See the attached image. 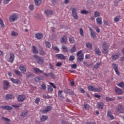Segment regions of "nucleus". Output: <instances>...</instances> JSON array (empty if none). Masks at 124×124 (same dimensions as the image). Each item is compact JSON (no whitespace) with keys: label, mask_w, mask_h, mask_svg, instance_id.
Listing matches in <instances>:
<instances>
[{"label":"nucleus","mask_w":124,"mask_h":124,"mask_svg":"<svg viewBox=\"0 0 124 124\" xmlns=\"http://www.w3.org/2000/svg\"><path fill=\"white\" fill-rule=\"evenodd\" d=\"M82 53H83V51L82 50H79L77 53V56L78 57L77 61L78 62L84 61V54H82Z\"/></svg>","instance_id":"nucleus-1"},{"label":"nucleus","mask_w":124,"mask_h":124,"mask_svg":"<svg viewBox=\"0 0 124 124\" xmlns=\"http://www.w3.org/2000/svg\"><path fill=\"white\" fill-rule=\"evenodd\" d=\"M72 11V15L75 20H78L79 19V16L78 14H77V9L75 8H73L70 9Z\"/></svg>","instance_id":"nucleus-2"},{"label":"nucleus","mask_w":124,"mask_h":124,"mask_svg":"<svg viewBox=\"0 0 124 124\" xmlns=\"http://www.w3.org/2000/svg\"><path fill=\"white\" fill-rule=\"evenodd\" d=\"M33 58L39 64H43L44 63V60L39 56L35 55L33 56Z\"/></svg>","instance_id":"nucleus-3"},{"label":"nucleus","mask_w":124,"mask_h":124,"mask_svg":"<svg viewBox=\"0 0 124 124\" xmlns=\"http://www.w3.org/2000/svg\"><path fill=\"white\" fill-rule=\"evenodd\" d=\"M115 111L118 114L124 113V107L122 105H119L115 109Z\"/></svg>","instance_id":"nucleus-4"},{"label":"nucleus","mask_w":124,"mask_h":124,"mask_svg":"<svg viewBox=\"0 0 124 124\" xmlns=\"http://www.w3.org/2000/svg\"><path fill=\"white\" fill-rule=\"evenodd\" d=\"M18 20V16L16 14L11 15L9 18V21L11 22H15Z\"/></svg>","instance_id":"nucleus-5"},{"label":"nucleus","mask_w":124,"mask_h":124,"mask_svg":"<svg viewBox=\"0 0 124 124\" xmlns=\"http://www.w3.org/2000/svg\"><path fill=\"white\" fill-rule=\"evenodd\" d=\"M88 89L89 91H90L91 92H100L102 90L101 87H98L97 88H94L93 86H89L88 87Z\"/></svg>","instance_id":"nucleus-6"},{"label":"nucleus","mask_w":124,"mask_h":124,"mask_svg":"<svg viewBox=\"0 0 124 124\" xmlns=\"http://www.w3.org/2000/svg\"><path fill=\"white\" fill-rule=\"evenodd\" d=\"M3 89L4 90V91L8 90V89H9L10 87V84H9V82L6 80L3 81Z\"/></svg>","instance_id":"nucleus-7"},{"label":"nucleus","mask_w":124,"mask_h":124,"mask_svg":"<svg viewBox=\"0 0 124 124\" xmlns=\"http://www.w3.org/2000/svg\"><path fill=\"white\" fill-rule=\"evenodd\" d=\"M15 59V55H14V53H13V52H11L10 53V57L9 58L8 62H11V63H13V62H14Z\"/></svg>","instance_id":"nucleus-8"},{"label":"nucleus","mask_w":124,"mask_h":124,"mask_svg":"<svg viewBox=\"0 0 124 124\" xmlns=\"http://www.w3.org/2000/svg\"><path fill=\"white\" fill-rule=\"evenodd\" d=\"M109 48V46H108L107 45H106V43H104L103 44V53H104V54H107L108 53V48Z\"/></svg>","instance_id":"nucleus-9"},{"label":"nucleus","mask_w":124,"mask_h":124,"mask_svg":"<svg viewBox=\"0 0 124 124\" xmlns=\"http://www.w3.org/2000/svg\"><path fill=\"white\" fill-rule=\"evenodd\" d=\"M56 58L58 60H63V61L66 60V57L62 54H58L55 55Z\"/></svg>","instance_id":"nucleus-10"},{"label":"nucleus","mask_w":124,"mask_h":124,"mask_svg":"<svg viewBox=\"0 0 124 124\" xmlns=\"http://www.w3.org/2000/svg\"><path fill=\"white\" fill-rule=\"evenodd\" d=\"M112 68L114 69V71L117 74V75H120V72H119V69H118V65L115 63L112 64Z\"/></svg>","instance_id":"nucleus-11"},{"label":"nucleus","mask_w":124,"mask_h":124,"mask_svg":"<svg viewBox=\"0 0 124 124\" xmlns=\"http://www.w3.org/2000/svg\"><path fill=\"white\" fill-rule=\"evenodd\" d=\"M60 42L62 44H66V43H67V37L65 35H63L62 37Z\"/></svg>","instance_id":"nucleus-12"},{"label":"nucleus","mask_w":124,"mask_h":124,"mask_svg":"<svg viewBox=\"0 0 124 124\" xmlns=\"http://www.w3.org/2000/svg\"><path fill=\"white\" fill-rule=\"evenodd\" d=\"M35 38H37L38 40H40V39H42L44 37V35L42 34V33H37L35 34Z\"/></svg>","instance_id":"nucleus-13"},{"label":"nucleus","mask_w":124,"mask_h":124,"mask_svg":"<svg viewBox=\"0 0 124 124\" xmlns=\"http://www.w3.org/2000/svg\"><path fill=\"white\" fill-rule=\"evenodd\" d=\"M26 99V96L24 95H19L17 97V100L19 102H22Z\"/></svg>","instance_id":"nucleus-14"},{"label":"nucleus","mask_w":124,"mask_h":124,"mask_svg":"<svg viewBox=\"0 0 124 124\" xmlns=\"http://www.w3.org/2000/svg\"><path fill=\"white\" fill-rule=\"evenodd\" d=\"M115 91L116 93H117V94H119V95L121 94H123V93H124V91H123L122 89H121L120 88H119L117 87H115Z\"/></svg>","instance_id":"nucleus-15"},{"label":"nucleus","mask_w":124,"mask_h":124,"mask_svg":"<svg viewBox=\"0 0 124 124\" xmlns=\"http://www.w3.org/2000/svg\"><path fill=\"white\" fill-rule=\"evenodd\" d=\"M29 114V111L28 110H24L22 111L20 113V116L22 118H26L28 116Z\"/></svg>","instance_id":"nucleus-16"},{"label":"nucleus","mask_w":124,"mask_h":124,"mask_svg":"<svg viewBox=\"0 0 124 124\" xmlns=\"http://www.w3.org/2000/svg\"><path fill=\"white\" fill-rule=\"evenodd\" d=\"M89 31H91V36L92 38H95L96 35H95V32L93 31V30L91 27H89Z\"/></svg>","instance_id":"nucleus-17"},{"label":"nucleus","mask_w":124,"mask_h":124,"mask_svg":"<svg viewBox=\"0 0 124 124\" xmlns=\"http://www.w3.org/2000/svg\"><path fill=\"white\" fill-rule=\"evenodd\" d=\"M0 108H1V109H4V110H7L8 111L12 109V108L9 106H1L0 107Z\"/></svg>","instance_id":"nucleus-18"},{"label":"nucleus","mask_w":124,"mask_h":124,"mask_svg":"<svg viewBox=\"0 0 124 124\" xmlns=\"http://www.w3.org/2000/svg\"><path fill=\"white\" fill-rule=\"evenodd\" d=\"M19 68L22 72H26L27 71V67L24 65H20Z\"/></svg>","instance_id":"nucleus-19"},{"label":"nucleus","mask_w":124,"mask_h":124,"mask_svg":"<svg viewBox=\"0 0 124 124\" xmlns=\"http://www.w3.org/2000/svg\"><path fill=\"white\" fill-rule=\"evenodd\" d=\"M94 52L98 56H101V51H100V49H99V48L97 47H95Z\"/></svg>","instance_id":"nucleus-20"},{"label":"nucleus","mask_w":124,"mask_h":124,"mask_svg":"<svg viewBox=\"0 0 124 124\" xmlns=\"http://www.w3.org/2000/svg\"><path fill=\"white\" fill-rule=\"evenodd\" d=\"M64 93H67V94H70L71 95H72L74 94L73 92L70 90V89H64Z\"/></svg>","instance_id":"nucleus-21"},{"label":"nucleus","mask_w":124,"mask_h":124,"mask_svg":"<svg viewBox=\"0 0 124 124\" xmlns=\"http://www.w3.org/2000/svg\"><path fill=\"white\" fill-rule=\"evenodd\" d=\"M33 71L36 74H40V73H43V71L39 69V68H33Z\"/></svg>","instance_id":"nucleus-22"},{"label":"nucleus","mask_w":124,"mask_h":124,"mask_svg":"<svg viewBox=\"0 0 124 124\" xmlns=\"http://www.w3.org/2000/svg\"><path fill=\"white\" fill-rule=\"evenodd\" d=\"M10 79L12 82V83H14V84H19V83H20V80L18 79H15L12 78H10Z\"/></svg>","instance_id":"nucleus-23"},{"label":"nucleus","mask_w":124,"mask_h":124,"mask_svg":"<svg viewBox=\"0 0 124 124\" xmlns=\"http://www.w3.org/2000/svg\"><path fill=\"white\" fill-rule=\"evenodd\" d=\"M96 21L98 25H102V17H97L96 19Z\"/></svg>","instance_id":"nucleus-24"},{"label":"nucleus","mask_w":124,"mask_h":124,"mask_svg":"<svg viewBox=\"0 0 124 124\" xmlns=\"http://www.w3.org/2000/svg\"><path fill=\"white\" fill-rule=\"evenodd\" d=\"M61 49L64 53H67L68 52V48L64 45L62 46Z\"/></svg>","instance_id":"nucleus-25"},{"label":"nucleus","mask_w":124,"mask_h":124,"mask_svg":"<svg viewBox=\"0 0 124 124\" xmlns=\"http://www.w3.org/2000/svg\"><path fill=\"white\" fill-rule=\"evenodd\" d=\"M62 93L63 91H59L58 92V97H59L60 98H62V99H63V98H64V96H63V95H62Z\"/></svg>","instance_id":"nucleus-26"},{"label":"nucleus","mask_w":124,"mask_h":124,"mask_svg":"<svg viewBox=\"0 0 124 124\" xmlns=\"http://www.w3.org/2000/svg\"><path fill=\"white\" fill-rule=\"evenodd\" d=\"M103 106H104V104L102 102H100L97 104L96 107L99 109H103Z\"/></svg>","instance_id":"nucleus-27"},{"label":"nucleus","mask_w":124,"mask_h":124,"mask_svg":"<svg viewBox=\"0 0 124 124\" xmlns=\"http://www.w3.org/2000/svg\"><path fill=\"white\" fill-rule=\"evenodd\" d=\"M51 110V107L50 106H47L46 107L44 110H43V113L44 114H46V113H47V112H49Z\"/></svg>","instance_id":"nucleus-28"},{"label":"nucleus","mask_w":124,"mask_h":124,"mask_svg":"<svg viewBox=\"0 0 124 124\" xmlns=\"http://www.w3.org/2000/svg\"><path fill=\"white\" fill-rule=\"evenodd\" d=\"M107 116L109 117L111 120H114V116L112 115V112L111 111L108 110L107 113Z\"/></svg>","instance_id":"nucleus-29"},{"label":"nucleus","mask_w":124,"mask_h":124,"mask_svg":"<svg viewBox=\"0 0 124 124\" xmlns=\"http://www.w3.org/2000/svg\"><path fill=\"white\" fill-rule=\"evenodd\" d=\"M45 14L47 15V16H50L51 15H53V12L51 10H46L45 11Z\"/></svg>","instance_id":"nucleus-30"},{"label":"nucleus","mask_w":124,"mask_h":124,"mask_svg":"<svg viewBox=\"0 0 124 124\" xmlns=\"http://www.w3.org/2000/svg\"><path fill=\"white\" fill-rule=\"evenodd\" d=\"M32 51L34 54H38V50L34 46H32Z\"/></svg>","instance_id":"nucleus-31"},{"label":"nucleus","mask_w":124,"mask_h":124,"mask_svg":"<svg viewBox=\"0 0 124 124\" xmlns=\"http://www.w3.org/2000/svg\"><path fill=\"white\" fill-rule=\"evenodd\" d=\"M47 119H48V116L46 115H43L40 118V122H45Z\"/></svg>","instance_id":"nucleus-32"},{"label":"nucleus","mask_w":124,"mask_h":124,"mask_svg":"<svg viewBox=\"0 0 124 124\" xmlns=\"http://www.w3.org/2000/svg\"><path fill=\"white\" fill-rule=\"evenodd\" d=\"M34 1L35 5H37V6H39V5H40V4H41V0H34Z\"/></svg>","instance_id":"nucleus-33"},{"label":"nucleus","mask_w":124,"mask_h":124,"mask_svg":"<svg viewBox=\"0 0 124 124\" xmlns=\"http://www.w3.org/2000/svg\"><path fill=\"white\" fill-rule=\"evenodd\" d=\"M121 56V53H118V55H113L112 56V59L113 60H117L119 57H120Z\"/></svg>","instance_id":"nucleus-34"},{"label":"nucleus","mask_w":124,"mask_h":124,"mask_svg":"<svg viewBox=\"0 0 124 124\" xmlns=\"http://www.w3.org/2000/svg\"><path fill=\"white\" fill-rule=\"evenodd\" d=\"M45 44L46 48L50 49L51 48V43H49L48 41H46Z\"/></svg>","instance_id":"nucleus-35"},{"label":"nucleus","mask_w":124,"mask_h":124,"mask_svg":"<svg viewBox=\"0 0 124 124\" xmlns=\"http://www.w3.org/2000/svg\"><path fill=\"white\" fill-rule=\"evenodd\" d=\"M86 46L87 48H88V49H90L91 50H92V49H93V46L92 45V44L90 43H86Z\"/></svg>","instance_id":"nucleus-36"},{"label":"nucleus","mask_w":124,"mask_h":124,"mask_svg":"<svg viewBox=\"0 0 124 124\" xmlns=\"http://www.w3.org/2000/svg\"><path fill=\"white\" fill-rule=\"evenodd\" d=\"M6 98L7 99H12V98H13V95L11 94H7L6 95Z\"/></svg>","instance_id":"nucleus-37"},{"label":"nucleus","mask_w":124,"mask_h":124,"mask_svg":"<svg viewBox=\"0 0 124 124\" xmlns=\"http://www.w3.org/2000/svg\"><path fill=\"white\" fill-rule=\"evenodd\" d=\"M14 72L15 74L16 75H18V76H22V73H21V72H20L19 70H15Z\"/></svg>","instance_id":"nucleus-38"},{"label":"nucleus","mask_w":124,"mask_h":124,"mask_svg":"<svg viewBox=\"0 0 124 124\" xmlns=\"http://www.w3.org/2000/svg\"><path fill=\"white\" fill-rule=\"evenodd\" d=\"M71 53H74V52H76V46L75 45H74L72 48L70 50Z\"/></svg>","instance_id":"nucleus-39"},{"label":"nucleus","mask_w":124,"mask_h":124,"mask_svg":"<svg viewBox=\"0 0 124 124\" xmlns=\"http://www.w3.org/2000/svg\"><path fill=\"white\" fill-rule=\"evenodd\" d=\"M117 86H118L120 88H122V89H123V90H124V82H121L117 85Z\"/></svg>","instance_id":"nucleus-40"},{"label":"nucleus","mask_w":124,"mask_h":124,"mask_svg":"<svg viewBox=\"0 0 124 124\" xmlns=\"http://www.w3.org/2000/svg\"><path fill=\"white\" fill-rule=\"evenodd\" d=\"M121 18V16H116L114 18V21L115 22V23H117V22H119V21H120Z\"/></svg>","instance_id":"nucleus-41"},{"label":"nucleus","mask_w":124,"mask_h":124,"mask_svg":"<svg viewBox=\"0 0 124 124\" xmlns=\"http://www.w3.org/2000/svg\"><path fill=\"white\" fill-rule=\"evenodd\" d=\"M81 14H89V11L86 10H82L80 11Z\"/></svg>","instance_id":"nucleus-42"},{"label":"nucleus","mask_w":124,"mask_h":124,"mask_svg":"<svg viewBox=\"0 0 124 124\" xmlns=\"http://www.w3.org/2000/svg\"><path fill=\"white\" fill-rule=\"evenodd\" d=\"M69 41L70 43H74L75 42V41L74 40V38L73 37H70L69 38Z\"/></svg>","instance_id":"nucleus-43"},{"label":"nucleus","mask_w":124,"mask_h":124,"mask_svg":"<svg viewBox=\"0 0 124 124\" xmlns=\"http://www.w3.org/2000/svg\"><path fill=\"white\" fill-rule=\"evenodd\" d=\"M18 33L15 32V31H12L11 32V35L12 36H17V35H18Z\"/></svg>","instance_id":"nucleus-44"},{"label":"nucleus","mask_w":124,"mask_h":124,"mask_svg":"<svg viewBox=\"0 0 124 124\" xmlns=\"http://www.w3.org/2000/svg\"><path fill=\"white\" fill-rule=\"evenodd\" d=\"M94 17H99V16H100V13L98 11L94 12Z\"/></svg>","instance_id":"nucleus-45"},{"label":"nucleus","mask_w":124,"mask_h":124,"mask_svg":"<svg viewBox=\"0 0 124 124\" xmlns=\"http://www.w3.org/2000/svg\"><path fill=\"white\" fill-rule=\"evenodd\" d=\"M46 54V52H44L43 49H42L40 50V55H41L42 56H45Z\"/></svg>","instance_id":"nucleus-46"},{"label":"nucleus","mask_w":124,"mask_h":124,"mask_svg":"<svg viewBox=\"0 0 124 124\" xmlns=\"http://www.w3.org/2000/svg\"><path fill=\"white\" fill-rule=\"evenodd\" d=\"M79 34L81 36L84 37V31L83 30V29L79 28Z\"/></svg>","instance_id":"nucleus-47"},{"label":"nucleus","mask_w":124,"mask_h":124,"mask_svg":"<svg viewBox=\"0 0 124 124\" xmlns=\"http://www.w3.org/2000/svg\"><path fill=\"white\" fill-rule=\"evenodd\" d=\"M48 75H50V77L51 78H53V79H55V78H56V76H55V75H54V73L53 72H51L48 73Z\"/></svg>","instance_id":"nucleus-48"},{"label":"nucleus","mask_w":124,"mask_h":124,"mask_svg":"<svg viewBox=\"0 0 124 124\" xmlns=\"http://www.w3.org/2000/svg\"><path fill=\"white\" fill-rule=\"evenodd\" d=\"M100 65V62H98L94 65V68H98V67H99Z\"/></svg>","instance_id":"nucleus-49"},{"label":"nucleus","mask_w":124,"mask_h":124,"mask_svg":"<svg viewBox=\"0 0 124 124\" xmlns=\"http://www.w3.org/2000/svg\"><path fill=\"white\" fill-rule=\"evenodd\" d=\"M106 101H114V99L107 97L106 98Z\"/></svg>","instance_id":"nucleus-50"},{"label":"nucleus","mask_w":124,"mask_h":124,"mask_svg":"<svg viewBox=\"0 0 124 124\" xmlns=\"http://www.w3.org/2000/svg\"><path fill=\"white\" fill-rule=\"evenodd\" d=\"M69 60L72 62V61H74L75 60V57L73 55H71L70 56Z\"/></svg>","instance_id":"nucleus-51"},{"label":"nucleus","mask_w":124,"mask_h":124,"mask_svg":"<svg viewBox=\"0 0 124 124\" xmlns=\"http://www.w3.org/2000/svg\"><path fill=\"white\" fill-rule=\"evenodd\" d=\"M84 109H89L90 108V105L88 104H86L84 105Z\"/></svg>","instance_id":"nucleus-52"},{"label":"nucleus","mask_w":124,"mask_h":124,"mask_svg":"<svg viewBox=\"0 0 124 124\" xmlns=\"http://www.w3.org/2000/svg\"><path fill=\"white\" fill-rule=\"evenodd\" d=\"M32 76V74H31V73L29 72L26 73V77H27V78H30V77H31Z\"/></svg>","instance_id":"nucleus-53"},{"label":"nucleus","mask_w":124,"mask_h":124,"mask_svg":"<svg viewBox=\"0 0 124 124\" xmlns=\"http://www.w3.org/2000/svg\"><path fill=\"white\" fill-rule=\"evenodd\" d=\"M0 25L2 28H4V24H3V21L1 20V18L0 17Z\"/></svg>","instance_id":"nucleus-54"},{"label":"nucleus","mask_w":124,"mask_h":124,"mask_svg":"<svg viewBox=\"0 0 124 124\" xmlns=\"http://www.w3.org/2000/svg\"><path fill=\"white\" fill-rule=\"evenodd\" d=\"M2 119L4 120V121H5V122H10V119L7 118H5L4 117H2Z\"/></svg>","instance_id":"nucleus-55"},{"label":"nucleus","mask_w":124,"mask_h":124,"mask_svg":"<svg viewBox=\"0 0 124 124\" xmlns=\"http://www.w3.org/2000/svg\"><path fill=\"white\" fill-rule=\"evenodd\" d=\"M40 102V98H36L35 100V103H36V104H38V103H39Z\"/></svg>","instance_id":"nucleus-56"},{"label":"nucleus","mask_w":124,"mask_h":124,"mask_svg":"<svg viewBox=\"0 0 124 124\" xmlns=\"http://www.w3.org/2000/svg\"><path fill=\"white\" fill-rule=\"evenodd\" d=\"M29 9L30 10H33V9H34V6H33V5L32 4L30 5L29 6Z\"/></svg>","instance_id":"nucleus-57"},{"label":"nucleus","mask_w":124,"mask_h":124,"mask_svg":"<svg viewBox=\"0 0 124 124\" xmlns=\"http://www.w3.org/2000/svg\"><path fill=\"white\" fill-rule=\"evenodd\" d=\"M104 24L105 26H108L109 25V22L107 20H104Z\"/></svg>","instance_id":"nucleus-58"},{"label":"nucleus","mask_w":124,"mask_h":124,"mask_svg":"<svg viewBox=\"0 0 124 124\" xmlns=\"http://www.w3.org/2000/svg\"><path fill=\"white\" fill-rule=\"evenodd\" d=\"M71 67L74 69H76V68L77 67V65L76 64H73L71 65Z\"/></svg>","instance_id":"nucleus-59"},{"label":"nucleus","mask_w":124,"mask_h":124,"mask_svg":"<svg viewBox=\"0 0 124 124\" xmlns=\"http://www.w3.org/2000/svg\"><path fill=\"white\" fill-rule=\"evenodd\" d=\"M43 97L44 98H51V96H49V95H43Z\"/></svg>","instance_id":"nucleus-60"},{"label":"nucleus","mask_w":124,"mask_h":124,"mask_svg":"<svg viewBox=\"0 0 124 124\" xmlns=\"http://www.w3.org/2000/svg\"><path fill=\"white\" fill-rule=\"evenodd\" d=\"M62 63L61 62H58L57 63H56V66H58V67H60V66H62Z\"/></svg>","instance_id":"nucleus-61"},{"label":"nucleus","mask_w":124,"mask_h":124,"mask_svg":"<svg viewBox=\"0 0 124 124\" xmlns=\"http://www.w3.org/2000/svg\"><path fill=\"white\" fill-rule=\"evenodd\" d=\"M41 87H42V89L43 90H46V85H45V84H42V85H41Z\"/></svg>","instance_id":"nucleus-62"},{"label":"nucleus","mask_w":124,"mask_h":124,"mask_svg":"<svg viewBox=\"0 0 124 124\" xmlns=\"http://www.w3.org/2000/svg\"><path fill=\"white\" fill-rule=\"evenodd\" d=\"M49 84H50V86H52V87H53V88H54V89H56V88H57V87H56V86L54 85V83H53L50 82Z\"/></svg>","instance_id":"nucleus-63"},{"label":"nucleus","mask_w":124,"mask_h":124,"mask_svg":"<svg viewBox=\"0 0 124 124\" xmlns=\"http://www.w3.org/2000/svg\"><path fill=\"white\" fill-rule=\"evenodd\" d=\"M11 0H4V4H7V3H9V1Z\"/></svg>","instance_id":"nucleus-64"}]
</instances>
